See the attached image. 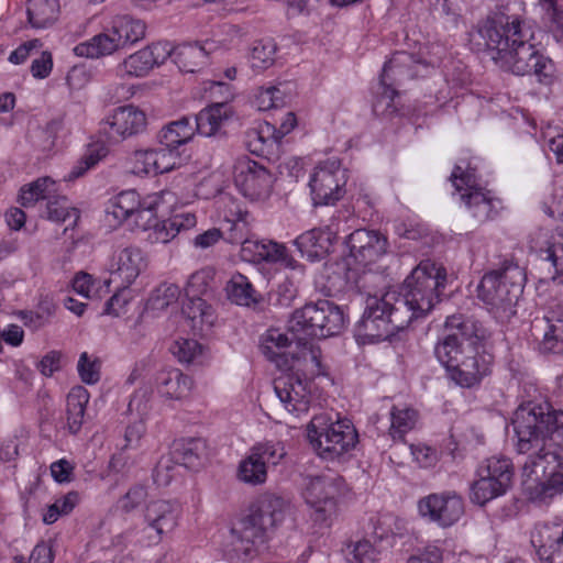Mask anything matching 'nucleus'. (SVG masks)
<instances>
[{
    "label": "nucleus",
    "mask_w": 563,
    "mask_h": 563,
    "mask_svg": "<svg viewBox=\"0 0 563 563\" xmlns=\"http://www.w3.org/2000/svg\"><path fill=\"white\" fill-rule=\"evenodd\" d=\"M517 451L527 454L521 466L526 497L547 505L563 494V411L548 401L521 404L515 411Z\"/></svg>",
    "instance_id": "1"
},
{
    "label": "nucleus",
    "mask_w": 563,
    "mask_h": 563,
    "mask_svg": "<svg viewBox=\"0 0 563 563\" xmlns=\"http://www.w3.org/2000/svg\"><path fill=\"white\" fill-rule=\"evenodd\" d=\"M445 282L444 267L430 260L421 261L404 280L399 295L386 291L382 297H367L361 331L366 338L380 341L404 330L413 319L431 311Z\"/></svg>",
    "instance_id": "2"
},
{
    "label": "nucleus",
    "mask_w": 563,
    "mask_h": 563,
    "mask_svg": "<svg viewBox=\"0 0 563 563\" xmlns=\"http://www.w3.org/2000/svg\"><path fill=\"white\" fill-rule=\"evenodd\" d=\"M444 327L448 333L435 344V357L457 385L473 387L490 371L492 357L478 346L486 331L477 320L461 313L449 316Z\"/></svg>",
    "instance_id": "3"
},
{
    "label": "nucleus",
    "mask_w": 563,
    "mask_h": 563,
    "mask_svg": "<svg viewBox=\"0 0 563 563\" xmlns=\"http://www.w3.org/2000/svg\"><path fill=\"white\" fill-rule=\"evenodd\" d=\"M289 512L290 504L284 497L272 493L260 496L249 512L233 523L223 550L227 559L245 562L257 556Z\"/></svg>",
    "instance_id": "4"
},
{
    "label": "nucleus",
    "mask_w": 563,
    "mask_h": 563,
    "mask_svg": "<svg viewBox=\"0 0 563 563\" xmlns=\"http://www.w3.org/2000/svg\"><path fill=\"white\" fill-rule=\"evenodd\" d=\"M477 35L494 53L495 64L517 76L530 75L542 53L536 43L534 27L517 16L487 21L478 29Z\"/></svg>",
    "instance_id": "5"
},
{
    "label": "nucleus",
    "mask_w": 563,
    "mask_h": 563,
    "mask_svg": "<svg viewBox=\"0 0 563 563\" xmlns=\"http://www.w3.org/2000/svg\"><path fill=\"white\" fill-rule=\"evenodd\" d=\"M525 282L523 269L511 258H506L483 276L477 287V297L498 322L505 323L517 313Z\"/></svg>",
    "instance_id": "6"
},
{
    "label": "nucleus",
    "mask_w": 563,
    "mask_h": 563,
    "mask_svg": "<svg viewBox=\"0 0 563 563\" xmlns=\"http://www.w3.org/2000/svg\"><path fill=\"white\" fill-rule=\"evenodd\" d=\"M224 221L228 225L229 241L242 243V255L253 262H267L279 264L285 268L295 269L298 266L296 260L288 254L285 245L271 240H250V214L238 202L230 199L224 208Z\"/></svg>",
    "instance_id": "7"
},
{
    "label": "nucleus",
    "mask_w": 563,
    "mask_h": 563,
    "mask_svg": "<svg viewBox=\"0 0 563 563\" xmlns=\"http://www.w3.org/2000/svg\"><path fill=\"white\" fill-rule=\"evenodd\" d=\"M180 517L181 507L178 503L164 499L151 501L143 512L144 526L129 529L114 537L113 545L150 547L157 544L177 528Z\"/></svg>",
    "instance_id": "8"
},
{
    "label": "nucleus",
    "mask_w": 563,
    "mask_h": 563,
    "mask_svg": "<svg viewBox=\"0 0 563 563\" xmlns=\"http://www.w3.org/2000/svg\"><path fill=\"white\" fill-rule=\"evenodd\" d=\"M344 489L343 477L331 472L302 477L300 494L314 525L325 528L332 526L338 516V499Z\"/></svg>",
    "instance_id": "9"
},
{
    "label": "nucleus",
    "mask_w": 563,
    "mask_h": 563,
    "mask_svg": "<svg viewBox=\"0 0 563 563\" xmlns=\"http://www.w3.org/2000/svg\"><path fill=\"white\" fill-rule=\"evenodd\" d=\"M307 438L314 452L323 460L334 461L351 452L358 434L351 420H332L327 415H316L307 426Z\"/></svg>",
    "instance_id": "10"
},
{
    "label": "nucleus",
    "mask_w": 563,
    "mask_h": 563,
    "mask_svg": "<svg viewBox=\"0 0 563 563\" xmlns=\"http://www.w3.org/2000/svg\"><path fill=\"white\" fill-rule=\"evenodd\" d=\"M345 324V314L339 306L328 300H319L295 310L288 321V331L324 339L340 334Z\"/></svg>",
    "instance_id": "11"
},
{
    "label": "nucleus",
    "mask_w": 563,
    "mask_h": 563,
    "mask_svg": "<svg viewBox=\"0 0 563 563\" xmlns=\"http://www.w3.org/2000/svg\"><path fill=\"white\" fill-rule=\"evenodd\" d=\"M477 479L471 487V499L481 506L505 495L512 486L515 468L510 459L492 456L484 460L476 471Z\"/></svg>",
    "instance_id": "12"
},
{
    "label": "nucleus",
    "mask_w": 563,
    "mask_h": 563,
    "mask_svg": "<svg viewBox=\"0 0 563 563\" xmlns=\"http://www.w3.org/2000/svg\"><path fill=\"white\" fill-rule=\"evenodd\" d=\"M451 179L460 194V200L478 222H486L497 216L501 202L489 190L477 185L475 168L467 166L464 169L457 165L452 172Z\"/></svg>",
    "instance_id": "13"
},
{
    "label": "nucleus",
    "mask_w": 563,
    "mask_h": 563,
    "mask_svg": "<svg viewBox=\"0 0 563 563\" xmlns=\"http://www.w3.org/2000/svg\"><path fill=\"white\" fill-rule=\"evenodd\" d=\"M437 64L438 62L432 58L420 60L417 59L415 55L407 52L395 53L383 67L380 75V86L383 91L374 103V109L377 110L379 107L384 106L386 111H395L393 102L398 92L394 86L406 79L419 76L420 67H434Z\"/></svg>",
    "instance_id": "14"
},
{
    "label": "nucleus",
    "mask_w": 563,
    "mask_h": 563,
    "mask_svg": "<svg viewBox=\"0 0 563 563\" xmlns=\"http://www.w3.org/2000/svg\"><path fill=\"white\" fill-rule=\"evenodd\" d=\"M347 169L338 157L319 162L313 168L309 188L314 206H333L345 195Z\"/></svg>",
    "instance_id": "15"
},
{
    "label": "nucleus",
    "mask_w": 563,
    "mask_h": 563,
    "mask_svg": "<svg viewBox=\"0 0 563 563\" xmlns=\"http://www.w3.org/2000/svg\"><path fill=\"white\" fill-rule=\"evenodd\" d=\"M285 456L286 450L280 441L255 443L239 462L236 478L250 486L264 485L269 466H276Z\"/></svg>",
    "instance_id": "16"
},
{
    "label": "nucleus",
    "mask_w": 563,
    "mask_h": 563,
    "mask_svg": "<svg viewBox=\"0 0 563 563\" xmlns=\"http://www.w3.org/2000/svg\"><path fill=\"white\" fill-rule=\"evenodd\" d=\"M233 180L238 190L251 201L266 200L274 187L275 177L264 165L247 156L236 158Z\"/></svg>",
    "instance_id": "17"
},
{
    "label": "nucleus",
    "mask_w": 563,
    "mask_h": 563,
    "mask_svg": "<svg viewBox=\"0 0 563 563\" xmlns=\"http://www.w3.org/2000/svg\"><path fill=\"white\" fill-rule=\"evenodd\" d=\"M312 383L300 374H283L274 380V390L283 407L291 415L300 417L309 411Z\"/></svg>",
    "instance_id": "18"
},
{
    "label": "nucleus",
    "mask_w": 563,
    "mask_h": 563,
    "mask_svg": "<svg viewBox=\"0 0 563 563\" xmlns=\"http://www.w3.org/2000/svg\"><path fill=\"white\" fill-rule=\"evenodd\" d=\"M419 515L446 528L453 526L464 514V503L455 492L433 493L418 501Z\"/></svg>",
    "instance_id": "19"
},
{
    "label": "nucleus",
    "mask_w": 563,
    "mask_h": 563,
    "mask_svg": "<svg viewBox=\"0 0 563 563\" xmlns=\"http://www.w3.org/2000/svg\"><path fill=\"white\" fill-rule=\"evenodd\" d=\"M173 52V45L169 42L153 43L128 56L117 67V73L124 77H144L154 67L164 64Z\"/></svg>",
    "instance_id": "20"
},
{
    "label": "nucleus",
    "mask_w": 563,
    "mask_h": 563,
    "mask_svg": "<svg viewBox=\"0 0 563 563\" xmlns=\"http://www.w3.org/2000/svg\"><path fill=\"white\" fill-rule=\"evenodd\" d=\"M350 257L355 263L367 266L387 253L388 240L376 230L357 229L346 239Z\"/></svg>",
    "instance_id": "21"
},
{
    "label": "nucleus",
    "mask_w": 563,
    "mask_h": 563,
    "mask_svg": "<svg viewBox=\"0 0 563 563\" xmlns=\"http://www.w3.org/2000/svg\"><path fill=\"white\" fill-rule=\"evenodd\" d=\"M146 267V261L143 252L139 247L129 246L114 253L109 264L110 278L104 280L118 283L121 287L128 288L139 277Z\"/></svg>",
    "instance_id": "22"
},
{
    "label": "nucleus",
    "mask_w": 563,
    "mask_h": 563,
    "mask_svg": "<svg viewBox=\"0 0 563 563\" xmlns=\"http://www.w3.org/2000/svg\"><path fill=\"white\" fill-rule=\"evenodd\" d=\"M292 335L296 344L290 351L289 366L284 369L296 371L295 374L301 373L302 377H308L310 380L322 375L324 372L321 364V350L314 344L313 338L299 333Z\"/></svg>",
    "instance_id": "23"
},
{
    "label": "nucleus",
    "mask_w": 563,
    "mask_h": 563,
    "mask_svg": "<svg viewBox=\"0 0 563 563\" xmlns=\"http://www.w3.org/2000/svg\"><path fill=\"white\" fill-rule=\"evenodd\" d=\"M530 542L538 559L543 563L563 561V527L552 523H539L530 536Z\"/></svg>",
    "instance_id": "24"
},
{
    "label": "nucleus",
    "mask_w": 563,
    "mask_h": 563,
    "mask_svg": "<svg viewBox=\"0 0 563 563\" xmlns=\"http://www.w3.org/2000/svg\"><path fill=\"white\" fill-rule=\"evenodd\" d=\"M146 115L137 107L129 104L117 108L106 121L103 130L113 140H123L145 130Z\"/></svg>",
    "instance_id": "25"
},
{
    "label": "nucleus",
    "mask_w": 563,
    "mask_h": 563,
    "mask_svg": "<svg viewBox=\"0 0 563 563\" xmlns=\"http://www.w3.org/2000/svg\"><path fill=\"white\" fill-rule=\"evenodd\" d=\"M131 172L137 176L158 175L177 167L173 154L159 148L136 150L130 156Z\"/></svg>",
    "instance_id": "26"
},
{
    "label": "nucleus",
    "mask_w": 563,
    "mask_h": 563,
    "mask_svg": "<svg viewBox=\"0 0 563 563\" xmlns=\"http://www.w3.org/2000/svg\"><path fill=\"white\" fill-rule=\"evenodd\" d=\"M532 330L537 338L541 335L540 351L551 353L563 347V308L549 310L542 318H536Z\"/></svg>",
    "instance_id": "27"
},
{
    "label": "nucleus",
    "mask_w": 563,
    "mask_h": 563,
    "mask_svg": "<svg viewBox=\"0 0 563 563\" xmlns=\"http://www.w3.org/2000/svg\"><path fill=\"white\" fill-rule=\"evenodd\" d=\"M217 51L216 40H206L203 43H184L173 46L174 63L184 73H196L203 69L209 63V55Z\"/></svg>",
    "instance_id": "28"
},
{
    "label": "nucleus",
    "mask_w": 563,
    "mask_h": 563,
    "mask_svg": "<svg viewBox=\"0 0 563 563\" xmlns=\"http://www.w3.org/2000/svg\"><path fill=\"white\" fill-rule=\"evenodd\" d=\"M289 333L292 334L290 331ZM295 344L294 335L289 336L282 330L272 328L261 336L260 349L268 361L284 369L289 366L290 351Z\"/></svg>",
    "instance_id": "29"
},
{
    "label": "nucleus",
    "mask_w": 563,
    "mask_h": 563,
    "mask_svg": "<svg viewBox=\"0 0 563 563\" xmlns=\"http://www.w3.org/2000/svg\"><path fill=\"white\" fill-rule=\"evenodd\" d=\"M336 239V233L329 227L311 229L295 240L302 256L310 261H318L328 255Z\"/></svg>",
    "instance_id": "30"
},
{
    "label": "nucleus",
    "mask_w": 563,
    "mask_h": 563,
    "mask_svg": "<svg viewBox=\"0 0 563 563\" xmlns=\"http://www.w3.org/2000/svg\"><path fill=\"white\" fill-rule=\"evenodd\" d=\"M196 134V129L188 117L169 122L161 129L157 135L158 143L164 151L173 154L174 162L179 165V147L190 142Z\"/></svg>",
    "instance_id": "31"
},
{
    "label": "nucleus",
    "mask_w": 563,
    "mask_h": 563,
    "mask_svg": "<svg viewBox=\"0 0 563 563\" xmlns=\"http://www.w3.org/2000/svg\"><path fill=\"white\" fill-rule=\"evenodd\" d=\"M531 249L552 264L558 273L563 274V232L539 229L531 238Z\"/></svg>",
    "instance_id": "32"
},
{
    "label": "nucleus",
    "mask_w": 563,
    "mask_h": 563,
    "mask_svg": "<svg viewBox=\"0 0 563 563\" xmlns=\"http://www.w3.org/2000/svg\"><path fill=\"white\" fill-rule=\"evenodd\" d=\"M192 385V379L178 368L162 371L156 376L157 391L166 399L187 398L191 393Z\"/></svg>",
    "instance_id": "33"
},
{
    "label": "nucleus",
    "mask_w": 563,
    "mask_h": 563,
    "mask_svg": "<svg viewBox=\"0 0 563 563\" xmlns=\"http://www.w3.org/2000/svg\"><path fill=\"white\" fill-rule=\"evenodd\" d=\"M232 109L227 102H217L202 109L195 119L196 133L213 136L231 118Z\"/></svg>",
    "instance_id": "34"
},
{
    "label": "nucleus",
    "mask_w": 563,
    "mask_h": 563,
    "mask_svg": "<svg viewBox=\"0 0 563 563\" xmlns=\"http://www.w3.org/2000/svg\"><path fill=\"white\" fill-rule=\"evenodd\" d=\"M108 29L119 48L133 44L145 35V24L141 20L129 15L115 16Z\"/></svg>",
    "instance_id": "35"
},
{
    "label": "nucleus",
    "mask_w": 563,
    "mask_h": 563,
    "mask_svg": "<svg viewBox=\"0 0 563 563\" xmlns=\"http://www.w3.org/2000/svg\"><path fill=\"white\" fill-rule=\"evenodd\" d=\"M142 199L135 190H124L109 200L106 214L115 224L129 222L136 208H140Z\"/></svg>",
    "instance_id": "36"
},
{
    "label": "nucleus",
    "mask_w": 563,
    "mask_h": 563,
    "mask_svg": "<svg viewBox=\"0 0 563 563\" xmlns=\"http://www.w3.org/2000/svg\"><path fill=\"white\" fill-rule=\"evenodd\" d=\"M89 394L82 386L73 387L67 395L66 427L71 434H77L84 423Z\"/></svg>",
    "instance_id": "37"
},
{
    "label": "nucleus",
    "mask_w": 563,
    "mask_h": 563,
    "mask_svg": "<svg viewBox=\"0 0 563 563\" xmlns=\"http://www.w3.org/2000/svg\"><path fill=\"white\" fill-rule=\"evenodd\" d=\"M119 49L109 29L96 34L88 41L77 44L73 52L76 56L85 58H100L113 54Z\"/></svg>",
    "instance_id": "38"
},
{
    "label": "nucleus",
    "mask_w": 563,
    "mask_h": 563,
    "mask_svg": "<svg viewBox=\"0 0 563 563\" xmlns=\"http://www.w3.org/2000/svg\"><path fill=\"white\" fill-rule=\"evenodd\" d=\"M174 460L179 466L198 470L206 456V442L202 439H187L176 443Z\"/></svg>",
    "instance_id": "39"
},
{
    "label": "nucleus",
    "mask_w": 563,
    "mask_h": 563,
    "mask_svg": "<svg viewBox=\"0 0 563 563\" xmlns=\"http://www.w3.org/2000/svg\"><path fill=\"white\" fill-rule=\"evenodd\" d=\"M59 14V0H29L27 16L34 29L53 25Z\"/></svg>",
    "instance_id": "40"
},
{
    "label": "nucleus",
    "mask_w": 563,
    "mask_h": 563,
    "mask_svg": "<svg viewBox=\"0 0 563 563\" xmlns=\"http://www.w3.org/2000/svg\"><path fill=\"white\" fill-rule=\"evenodd\" d=\"M229 299L243 307H251L260 301V294L249 278L240 273L234 274L225 287Z\"/></svg>",
    "instance_id": "41"
},
{
    "label": "nucleus",
    "mask_w": 563,
    "mask_h": 563,
    "mask_svg": "<svg viewBox=\"0 0 563 563\" xmlns=\"http://www.w3.org/2000/svg\"><path fill=\"white\" fill-rule=\"evenodd\" d=\"M55 309L56 305L52 297L41 296L34 309L20 312V319L25 327L36 331L49 323Z\"/></svg>",
    "instance_id": "42"
},
{
    "label": "nucleus",
    "mask_w": 563,
    "mask_h": 563,
    "mask_svg": "<svg viewBox=\"0 0 563 563\" xmlns=\"http://www.w3.org/2000/svg\"><path fill=\"white\" fill-rule=\"evenodd\" d=\"M418 419L419 413L413 408L394 406L390 410L389 434L394 440H401L416 427Z\"/></svg>",
    "instance_id": "43"
},
{
    "label": "nucleus",
    "mask_w": 563,
    "mask_h": 563,
    "mask_svg": "<svg viewBox=\"0 0 563 563\" xmlns=\"http://www.w3.org/2000/svg\"><path fill=\"white\" fill-rule=\"evenodd\" d=\"M188 302L185 303L183 312L191 320L192 328L203 330L205 327L210 328L214 322V313L201 297H187Z\"/></svg>",
    "instance_id": "44"
},
{
    "label": "nucleus",
    "mask_w": 563,
    "mask_h": 563,
    "mask_svg": "<svg viewBox=\"0 0 563 563\" xmlns=\"http://www.w3.org/2000/svg\"><path fill=\"white\" fill-rule=\"evenodd\" d=\"M55 183L49 177H42L20 189L19 202L27 208L35 205L41 199H47L53 191Z\"/></svg>",
    "instance_id": "45"
},
{
    "label": "nucleus",
    "mask_w": 563,
    "mask_h": 563,
    "mask_svg": "<svg viewBox=\"0 0 563 563\" xmlns=\"http://www.w3.org/2000/svg\"><path fill=\"white\" fill-rule=\"evenodd\" d=\"M179 296L180 288L177 285L164 283L153 290L147 301V306L151 310L163 311L168 307L176 305Z\"/></svg>",
    "instance_id": "46"
},
{
    "label": "nucleus",
    "mask_w": 563,
    "mask_h": 563,
    "mask_svg": "<svg viewBox=\"0 0 563 563\" xmlns=\"http://www.w3.org/2000/svg\"><path fill=\"white\" fill-rule=\"evenodd\" d=\"M156 221V201L154 199H146L141 201L140 208H136L128 223L132 229L150 231L151 233Z\"/></svg>",
    "instance_id": "47"
},
{
    "label": "nucleus",
    "mask_w": 563,
    "mask_h": 563,
    "mask_svg": "<svg viewBox=\"0 0 563 563\" xmlns=\"http://www.w3.org/2000/svg\"><path fill=\"white\" fill-rule=\"evenodd\" d=\"M543 21L556 42H563V7L559 0L548 1L541 5Z\"/></svg>",
    "instance_id": "48"
},
{
    "label": "nucleus",
    "mask_w": 563,
    "mask_h": 563,
    "mask_svg": "<svg viewBox=\"0 0 563 563\" xmlns=\"http://www.w3.org/2000/svg\"><path fill=\"white\" fill-rule=\"evenodd\" d=\"M276 44L273 40L256 42L251 52V66L256 70L271 67L275 62Z\"/></svg>",
    "instance_id": "49"
},
{
    "label": "nucleus",
    "mask_w": 563,
    "mask_h": 563,
    "mask_svg": "<svg viewBox=\"0 0 563 563\" xmlns=\"http://www.w3.org/2000/svg\"><path fill=\"white\" fill-rule=\"evenodd\" d=\"M379 555L380 551L366 539L347 545V559L351 563H375Z\"/></svg>",
    "instance_id": "50"
},
{
    "label": "nucleus",
    "mask_w": 563,
    "mask_h": 563,
    "mask_svg": "<svg viewBox=\"0 0 563 563\" xmlns=\"http://www.w3.org/2000/svg\"><path fill=\"white\" fill-rule=\"evenodd\" d=\"M104 155L106 150L103 147H89L65 176V180L71 181L84 176L89 169L93 168Z\"/></svg>",
    "instance_id": "51"
},
{
    "label": "nucleus",
    "mask_w": 563,
    "mask_h": 563,
    "mask_svg": "<svg viewBox=\"0 0 563 563\" xmlns=\"http://www.w3.org/2000/svg\"><path fill=\"white\" fill-rule=\"evenodd\" d=\"M170 351L180 363L190 364L202 355V345L196 340L180 338L173 343Z\"/></svg>",
    "instance_id": "52"
},
{
    "label": "nucleus",
    "mask_w": 563,
    "mask_h": 563,
    "mask_svg": "<svg viewBox=\"0 0 563 563\" xmlns=\"http://www.w3.org/2000/svg\"><path fill=\"white\" fill-rule=\"evenodd\" d=\"M533 75L540 85L551 87L559 80V74L553 60L543 53L534 62L532 66Z\"/></svg>",
    "instance_id": "53"
},
{
    "label": "nucleus",
    "mask_w": 563,
    "mask_h": 563,
    "mask_svg": "<svg viewBox=\"0 0 563 563\" xmlns=\"http://www.w3.org/2000/svg\"><path fill=\"white\" fill-rule=\"evenodd\" d=\"M275 142V128L268 123L260 129H251L246 133V145L251 153L262 154L269 139Z\"/></svg>",
    "instance_id": "54"
},
{
    "label": "nucleus",
    "mask_w": 563,
    "mask_h": 563,
    "mask_svg": "<svg viewBox=\"0 0 563 563\" xmlns=\"http://www.w3.org/2000/svg\"><path fill=\"white\" fill-rule=\"evenodd\" d=\"M47 218L55 222H65L67 219H78V211L71 208L65 197L55 198L47 202Z\"/></svg>",
    "instance_id": "55"
},
{
    "label": "nucleus",
    "mask_w": 563,
    "mask_h": 563,
    "mask_svg": "<svg viewBox=\"0 0 563 563\" xmlns=\"http://www.w3.org/2000/svg\"><path fill=\"white\" fill-rule=\"evenodd\" d=\"M152 388L142 386L135 390L128 405L130 413H136L139 418H144L151 409Z\"/></svg>",
    "instance_id": "56"
},
{
    "label": "nucleus",
    "mask_w": 563,
    "mask_h": 563,
    "mask_svg": "<svg viewBox=\"0 0 563 563\" xmlns=\"http://www.w3.org/2000/svg\"><path fill=\"white\" fill-rule=\"evenodd\" d=\"M211 279V273L207 269H200L190 275L185 287L187 297H200L203 295Z\"/></svg>",
    "instance_id": "57"
},
{
    "label": "nucleus",
    "mask_w": 563,
    "mask_h": 563,
    "mask_svg": "<svg viewBox=\"0 0 563 563\" xmlns=\"http://www.w3.org/2000/svg\"><path fill=\"white\" fill-rule=\"evenodd\" d=\"M77 368L81 380L86 384H95L100 378V366L89 357L87 352L80 354Z\"/></svg>",
    "instance_id": "58"
},
{
    "label": "nucleus",
    "mask_w": 563,
    "mask_h": 563,
    "mask_svg": "<svg viewBox=\"0 0 563 563\" xmlns=\"http://www.w3.org/2000/svg\"><path fill=\"white\" fill-rule=\"evenodd\" d=\"M145 432L146 427L144 418H137V420L131 422L124 432V444L122 445V450L137 449Z\"/></svg>",
    "instance_id": "59"
},
{
    "label": "nucleus",
    "mask_w": 563,
    "mask_h": 563,
    "mask_svg": "<svg viewBox=\"0 0 563 563\" xmlns=\"http://www.w3.org/2000/svg\"><path fill=\"white\" fill-rule=\"evenodd\" d=\"M147 497L144 486L135 485L131 487L119 500V506L124 512H130L141 506Z\"/></svg>",
    "instance_id": "60"
},
{
    "label": "nucleus",
    "mask_w": 563,
    "mask_h": 563,
    "mask_svg": "<svg viewBox=\"0 0 563 563\" xmlns=\"http://www.w3.org/2000/svg\"><path fill=\"white\" fill-rule=\"evenodd\" d=\"M172 224V221L169 218L163 220V221H156L152 232L148 234V239L154 243H168L174 238H176L179 233L177 232L176 228Z\"/></svg>",
    "instance_id": "61"
},
{
    "label": "nucleus",
    "mask_w": 563,
    "mask_h": 563,
    "mask_svg": "<svg viewBox=\"0 0 563 563\" xmlns=\"http://www.w3.org/2000/svg\"><path fill=\"white\" fill-rule=\"evenodd\" d=\"M179 465L170 459H162L154 470V481L158 486H167L175 477Z\"/></svg>",
    "instance_id": "62"
},
{
    "label": "nucleus",
    "mask_w": 563,
    "mask_h": 563,
    "mask_svg": "<svg viewBox=\"0 0 563 563\" xmlns=\"http://www.w3.org/2000/svg\"><path fill=\"white\" fill-rule=\"evenodd\" d=\"M244 35V31L239 25L224 24L221 26L220 33L216 34L211 40H216L217 51L219 48L227 47L235 38H241Z\"/></svg>",
    "instance_id": "63"
},
{
    "label": "nucleus",
    "mask_w": 563,
    "mask_h": 563,
    "mask_svg": "<svg viewBox=\"0 0 563 563\" xmlns=\"http://www.w3.org/2000/svg\"><path fill=\"white\" fill-rule=\"evenodd\" d=\"M544 211L552 218L563 222V187L553 190L551 201L545 202Z\"/></svg>",
    "instance_id": "64"
}]
</instances>
